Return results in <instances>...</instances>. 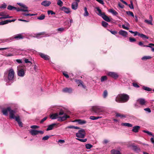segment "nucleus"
Here are the masks:
<instances>
[{"label": "nucleus", "instance_id": "1", "mask_svg": "<svg viewBox=\"0 0 154 154\" xmlns=\"http://www.w3.org/2000/svg\"><path fill=\"white\" fill-rule=\"evenodd\" d=\"M129 99L128 95L123 94L118 95L116 99V101L118 103H125L127 102Z\"/></svg>", "mask_w": 154, "mask_h": 154}, {"label": "nucleus", "instance_id": "2", "mask_svg": "<svg viewBox=\"0 0 154 154\" xmlns=\"http://www.w3.org/2000/svg\"><path fill=\"white\" fill-rule=\"evenodd\" d=\"M8 111L9 112L10 117L11 119L14 118V114L16 113L15 111L11 109L10 107H8L6 109L2 110V112L3 114L5 116L8 115Z\"/></svg>", "mask_w": 154, "mask_h": 154}, {"label": "nucleus", "instance_id": "3", "mask_svg": "<svg viewBox=\"0 0 154 154\" xmlns=\"http://www.w3.org/2000/svg\"><path fill=\"white\" fill-rule=\"evenodd\" d=\"M96 9L99 12V13L97 14L101 17L104 20L107 22H110L111 20L109 18L105 15L104 13H102L101 10L99 7H96Z\"/></svg>", "mask_w": 154, "mask_h": 154}, {"label": "nucleus", "instance_id": "4", "mask_svg": "<svg viewBox=\"0 0 154 154\" xmlns=\"http://www.w3.org/2000/svg\"><path fill=\"white\" fill-rule=\"evenodd\" d=\"M86 135V132L85 130L82 129L78 131V133L75 134L76 136L78 138H83L85 137Z\"/></svg>", "mask_w": 154, "mask_h": 154}, {"label": "nucleus", "instance_id": "5", "mask_svg": "<svg viewBox=\"0 0 154 154\" xmlns=\"http://www.w3.org/2000/svg\"><path fill=\"white\" fill-rule=\"evenodd\" d=\"M17 74L20 76H23L24 74V72L23 68V66H17Z\"/></svg>", "mask_w": 154, "mask_h": 154}, {"label": "nucleus", "instance_id": "6", "mask_svg": "<svg viewBox=\"0 0 154 154\" xmlns=\"http://www.w3.org/2000/svg\"><path fill=\"white\" fill-rule=\"evenodd\" d=\"M14 73L13 69H11L9 70L8 75V79L9 80H12L13 79L14 75Z\"/></svg>", "mask_w": 154, "mask_h": 154}, {"label": "nucleus", "instance_id": "7", "mask_svg": "<svg viewBox=\"0 0 154 154\" xmlns=\"http://www.w3.org/2000/svg\"><path fill=\"white\" fill-rule=\"evenodd\" d=\"M92 110L98 114H99L102 112V110L97 106H94L92 107Z\"/></svg>", "mask_w": 154, "mask_h": 154}, {"label": "nucleus", "instance_id": "8", "mask_svg": "<svg viewBox=\"0 0 154 154\" xmlns=\"http://www.w3.org/2000/svg\"><path fill=\"white\" fill-rule=\"evenodd\" d=\"M107 75L114 78L115 79H116L119 77V75L117 73L109 72L108 73Z\"/></svg>", "mask_w": 154, "mask_h": 154}, {"label": "nucleus", "instance_id": "9", "mask_svg": "<svg viewBox=\"0 0 154 154\" xmlns=\"http://www.w3.org/2000/svg\"><path fill=\"white\" fill-rule=\"evenodd\" d=\"M14 118L12 119H15V120L17 122L19 126L20 127H23V123L20 121V119L19 116H14Z\"/></svg>", "mask_w": 154, "mask_h": 154}, {"label": "nucleus", "instance_id": "10", "mask_svg": "<svg viewBox=\"0 0 154 154\" xmlns=\"http://www.w3.org/2000/svg\"><path fill=\"white\" fill-rule=\"evenodd\" d=\"M12 39H15L16 40H19L23 39L24 38V36L21 34H18L14 35L12 37Z\"/></svg>", "mask_w": 154, "mask_h": 154}, {"label": "nucleus", "instance_id": "11", "mask_svg": "<svg viewBox=\"0 0 154 154\" xmlns=\"http://www.w3.org/2000/svg\"><path fill=\"white\" fill-rule=\"evenodd\" d=\"M35 37L39 38H42L44 35H47L45 32H42L36 34L35 35Z\"/></svg>", "mask_w": 154, "mask_h": 154}, {"label": "nucleus", "instance_id": "12", "mask_svg": "<svg viewBox=\"0 0 154 154\" xmlns=\"http://www.w3.org/2000/svg\"><path fill=\"white\" fill-rule=\"evenodd\" d=\"M70 117L69 116L65 114L64 116L62 117H59L58 121H59L62 122L66 120L67 118Z\"/></svg>", "mask_w": 154, "mask_h": 154}, {"label": "nucleus", "instance_id": "13", "mask_svg": "<svg viewBox=\"0 0 154 154\" xmlns=\"http://www.w3.org/2000/svg\"><path fill=\"white\" fill-rule=\"evenodd\" d=\"M138 103L141 105H145L146 102L144 99L140 98L138 99L137 100Z\"/></svg>", "mask_w": 154, "mask_h": 154}, {"label": "nucleus", "instance_id": "14", "mask_svg": "<svg viewBox=\"0 0 154 154\" xmlns=\"http://www.w3.org/2000/svg\"><path fill=\"white\" fill-rule=\"evenodd\" d=\"M62 91L64 93H71L72 92V89L71 88L66 87L63 89Z\"/></svg>", "mask_w": 154, "mask_h": 154}, {"label": "nucleus", "instance_id": "15", "mask_svg": "<svg viewBox=\"0 0 154 154\" xmlns=\"http://www.w3.org/2000/svg\"><path fill=\"white\" fill-rule=\"evenodd\" d=\"M57 124L56 123H53L48 126V128L46 129L47 131L51 130L53 129L54 127H57Z\"/></svg>", "mask_w": 154, "mask_h": 154}, {"label": "nucleus", "instance_id": "16", "mask_svg": "<svg viewBox=\"0 0 154 154\" xmlns=\"http://www.w3.org/2000/svg\"><path fill=\"white\" fill-rule=\"evenodd\" d=\"M60 9L61 10L64 11L67 14H68L70 12V8H66L64 6L60 8Z\"/></svg>", "mask_w": 154, "mask_h": 154}, {"label": "nucleus", "instance_id": "17", "mask_svg": "<svg viewBox=\"0 0 154 154\" xmlns=\"http://www.w3.org/2000/svg\"><path fill=\"white\" fill-rule=\"evenodd\" d=\"M149 19H150L149 20H144V22L148 24H150L151 25H153L152 23V17L151 15H149Z\"/></svg>", "mask_w": 154, "mask_h": 154}, {"label": "nucleus", "instance_id": "18", "mask_svg": "<svg viewBox=\"0 0 154 154\" xmlns=\"http://www.w3.org/2000/svg\"><path fill=\"white\" fill-rule=\"evenodd\" d=\"M59 117L57 113L52 114L50 115V118L52 119H55L57 118L59 119Z\"/></svg>", "mask_w": 154, "mask_h": 154}, {"label": "nucleus", "instance_id": "19", "mask_svg": "<svg viewBox=\"0 0 154 154\" xmlns=\"http://www.w3.org/2000/svg\"><path fill=\"white\" fill-rule=\"evenodd\" d=\"M51 3V2L48 1H44L41 3V5L47 7L49 6Z\"/></svg>", "mask_w": 154, "mask_h": 154}, {"label": "nucleus", "instance_id": "20", "mask_svg": "<svg viewBox=\"0 0 154 154\" xmlns=\"http://www.w3.org/2000/svg\"><path fill=\"white\" fill-rule=\"evenodd\" d=\"M140 128V127L139 126H135L133 127L132 131L133 132L137 133L139 131Z\"/></svg>", "mask_w": 154, "mask_h": 154}, {"label": "nucleus", "instance_id": "21", "mask_svg": "<svg viewBox=\"0 0 154 154\" xmlns=\"http://www.w3.org/2000/svg\"><path fill=\"white\" fill-rule=\"evenodd\" d=\"M78 3L77 2H75L72 3L71 5L72 8L74 10H76L78 7Z\"/></svg>", "mask_w": 154, "mask_h": 154}, {"label": "nucleus", "instance_id": "22", "mask_svg": "<svg viewBox=\"0 0 154 154\" xmlns=\"http://www.w3.org/2000/svg\"><path fill=\"white\" fill-rule=\"evenodd\" d=\"M119 33L120 35L124 37H126L128 35L127 32L124 30H121L119 32Z\"/></svg>", "mask_w": 154, "mask_h": 154}, {"label": "nucleus", "instance_id": "23", "mask_svg": "<svg viewBox=\"0 0 154 154\" xmlns=\"http://www.w3.org/2000/svg\"><path fill=\"white\" fill-rule=\"evenodd\" d=\"M131 146L132 147L133 150L136 152H138L140 151V148L136 146L132 145Z\"/></svg>", "mask_w": 154, "mask_h": 154}, {"label": "nucleus", "instance_id": "24", "mask_svg": "<svg viewBox=\"0 0 154 154\" xmlns=\"http://www.w3.org/2000/svg\"><path fill=\"white\" fill-rule=\"evenodd\" d=\"M75 122H77L80 125H83L86 123V121L85 120L81 119H76L75 120Z\"/></svg>", "mask_w": 154, "mask_h": 154}, {"label": "nucleus", "instance_id": "25", "mask_svg": "<svg viewBox=\"0 0 154 154\" xmlns=\"http://www.w3.org/2000/svg\"><path fill=\"white\" fill-rule=\"evenodd\" d=\"M40 55L42 58L45 60H48L49 59V56L47 55L41 53L40 54Z\"/></svg>", "mask_w": 154, "mask_h": 154}, {"label": "nucleus", "instance_id": "26", "mask_svg": "<svg viewBox=\"0 0 154 154\" xmlns=\"http://www.w3.org/2000/svg\"><path fill=\"white\" fill-rule=\"evenodd\" d=\"M109 12L112 13V14L116 16L118 14V13L117 11L112 9H109Z\"/></svg>", "mask_w": 154, "mask_h": 154}, {"label": "nucleus", "instance_id": "27", "mask_svg": "<svg viewBox=\"0 0 154 154\" xmlns=\"http://www.w3.org/2000/svg\"><path fill=\"white\" fill-rule=\"evenodd\" d=\"M38 130H31L30 131V133L32 135H35L38 134Z\"/></svg>", "mask_w": 154, "mask_h": 154}, {"label": "nucleus", "instance_id": "28", "mask_svg": "<svg viewBox=\"0 0 154 154\" xmlns=\"http://www.w3.org/2000/svg\"><path fill=\"white\" fill-rule=\"evenodd\" d=\"M111 152L112 154H121L119 151L115 149L112 150Z\"/></svg>", "mask_w": 154, "mask_h": 154}, {"label": "nucleus", "instance_id": "29", "mask_svg": "<svg viewBox=\"0 0 154 154\" xmlns=\"http://www.w3.org/2000/svg\"><path fill=\"white\" fill-rule=\"evenodd\" d=\"M116 116L117 117H120L121 118L126 117L125 115L121 114L120 113H116Z\"/></svg>", "mask_w": 154, "mask_h": 154}, {"label": "nucleus", "instance_id": "30", "mask_svg": "<svg viewBox=\"0 0 154 154\" xmlns=\"http://www.w3.org/2000/svg\"><path fill=\"white\" fill-rule=\"evenodd\" d=\"M67 128L74 129H80V128L79 127H77V126H68L66 128V129Z\"/></svg>", "mask_w": 154, "mask_h": 154}, {"label": "nucleus", "instance_id": "31", "mask_svg": "<svg viewBox=\"0 0 154 154\" xmlns=\"http://www.w3.org/2000/svg\"><path fill=\"white\" fill-rule=\"evenodd\" d=\"M75 81L77 83V84H79L78 86H79L80 85H81L83 86V87H84V86L82 84L83 82L82 81L76 79L75 80Z\"/></svg>", "mask_w": 154, "mask_h": 154}, {"label": "nucleus", "instance_id": "32", "mask_svg": "<svg viewBox=\"0 0 154 154\" xmlns=\"http://www.w3.org/2000/svg\"><path fill=\"white\" fill-rule=\"evenodd\" d=\"M102 117L101 116H91L90 117V119L92 120H95L99 119L101 118Z\"/></svg>", "mask_w": 154, "mask_h": 154}, {"label": "nucleus", "instance_id": "33", "mask_svg": "<svg viewBox=\"0 0 154 154\" xmlns=\"http://www.w3.org/2000/svg\"><path fill=\"white\" fill-rule=\"evenodd\" d=\"M17 4L23 8H24V9H27L28 8V7L27 6H26V5L22 3H17Z\"/></svg>", "mask_w": 154, "mask_h": 154}, {"label": "nucleus", "instance_id": "34", "mask_svg": "<svg viewBox=\"0 0 154 154\" xmlns=\"http://www.w3.org/2000/svg\"><path fill=\"white\" fill-rule=\"evenodd\" d=\"M7 9L8 10H14V9H17V8L12 6L11 5H8L7 7Z\"/></svg>", "mask_w": 154, "mask_h": 154}, {"label": "nucleus", "instance_id": "35", "mask_svg": "<svg viewBox=\"0 0 154 154\" xmlns=\"http://www.w3.org/2000/svg\"><path fill=\"white\" fill-rule=\"evenodd\" d=\"M14 10H16L17 11H22L23 12H29V10L27 9H20L19 8H17V9H14Z\"/></svg>", "mask_w": 154, "mask_h": 154}, {"label": "nucleus", "instance_id": "36", "mask_svg": "<svg viewBox=\"0 0 154 154\" xmlns=\"http://www.w3.org/2000/svg\"><path fill=\"white\" fill-rule=\"evenodd\" d=\"M45 17V15L44 14H42L40 16L38 17H37V19L39 20H41L44 19Z\"/></svg>", "mask_w": 154, "mask_h": 154}, {"label": "nucleus", "instance_id": "37", "mask_svg": "<svg viewBox=\"0 0 154 154\" xmlns=\"http://www.w3.org/2000/svg\"><path fill=\"white\" fill-rule=\"evenodd\" d=\"M142 89L143 90H146L147 91H152V89L148 87L143 86L142 87Z\"/></svg>", "mask_w": 154, "mask_h": 154}, {"label": "nucleus", "instance_id": "38", "mask_svg": "<svg viewBox=\"0 0 154 154\" xmlns=\"http://www.w3.org/2000/svg\"><path fill=\"white\" fill-rule=\"evenodd\" d=\"M138 36L143 38H146L147 39L149 38V37L148 36L142 33H140V34H139V35H138Z\"/></svg>", "mask_w": 154, "mask_h": 154}, {"label": "nucleus", "instance_id": "39", "mask_svg": "<svg viewBox=\"0 0 154 154\" xmlns=\"http://www.w3.org/2000/svg\"><path fill=\"white\" fill-rule=\"evenodd\" d=\"M85 11V13L84 14V16H88L89 15V13L87 10V8L86 7H85L84 9Z\"/></svg>", "mask_w": 154, "mask_h": 154}, {"label": "nucleus", "instance_id": "40", "mask_svg": "<svg viewBox=\"0 0 154 154\" xmlns=\"http://www.w3.org/2000/svg\"><path fill=\"white\" fill-rule=\"evenodd\" d=\"M152 57L150 56H145L142 57L141 59L143 60H144L150 59Z\"/></svg>", "mask_w": 154, "mask_h": 154}, {"label": "nucleus", "instance_id": "41", "mask_svg": "<svg viewBox=\"0 0 154 154\" xmlns=\"http://www.w3.org/2000/svg\"><path fill=\"white\" fill-rule=\"evenodd\" d=\"M122 124L124 126H127L128 127H132L133 126L132 124L129 123H122Z\"/></svg>", "mask_w": 154, "mask_h": 154}, {"label": "nucleus", "instance_id": "42", "mask_svg": "<svg viewBox=\"0 0 154 154\" xmlns=\"http://www.w3.org/2000/svg\"><path fill=\"white\" fill-rule=\"evenodd\" d=\"M107 79V78L106 76H104L101 77L100 80L101 82H103L105 81Z\"/></svg>", "mask_w": 154, "mask_h": 154}, {"label": "nucleus", "instance_id": "43", "mask_svg": "<svg viewBox=\"0 0 154 154\" xmlns=\"http://www.w3.org/2000/svg\"><path fill=\"white\" fill-rule=\"evenodd\" d=\"M108 95L107 91L106 90H105L103 91V97L104 98H105Z\"/></svg>", "mask_w": 154, "mask_h": 154}, {"label": "nucleus", "instance_id": "44", "mask_svg": "<svg viewBox=\"0 0 154 154\" xmlns=\"http://www.w3.org/2000/svg\"><path fill=\"white\" fill-rule=\"evenodd\" d=\"M126 14L128 15H131L132 17H134V14L131 11H127L126 12Z\"/></svg>", "mask_w": 154, "mask_h": 154}, {"label": "nucleus", "instance_id": "45", "mask_svg": "<svg viewBox=\"0 0 154 154\" xmlns=\"http://www.w3.org/2000/svg\"><path fill=\"white\" fill-rule=\"evenodd\" d=\"M57 4L60 6L62 7L63 5V2L61 0H58Z\"/></svg>", "mask_w": 154, "mask_h": 154}, {"label": "nucleus", "instance_id": "46", "mask_svg": "<svg viewBox=\"0 0 154 154\" xmlns=\"http://www.w3.org/2000/svg\"><path fill=\"white\" fill-rule=\"evenodd\" d=\"M102 25L103 26L106 27L108 25V24L104 21H102Z\"/></svg>", "mask_w": 154, "mask_h": 154}, {"label": "nucleus", "instance_id": "47", "mask_svg": "<svg viewBox=\"0 0 154 154\" xmlns=\"http://www.w3.org/2000/svg\"><path fill=\"white\" fill-rule=\"evenodd\" d=\"M143 132H144V133H147V134H148V135H149L154 136L153 135L152 133L150 132H149V131H146L145 130H143Z\"/></svg>", "mask_w": 154, "mask_h": 154}, {"label": "nucleus", "instance_id": "48", "mask_svg": "<svg viewBox=\"0 0 154 154\" xmlns=\"http://www.w3.org/2000/svg\"><path fill=\"white\" fill-rule=\"evenodd\" d=\"M129 40L130 42H133L136 41V39L134 38L129 37Z\"/></svg>", "mask_w": 154, "mask_h": 154}, {"label": "nucleus", "instance_id": "49", "mask_svg": "<svg viewBox=\"0 0 154 154\" xmlns=\"http://www.w3.org/2000/svg\"><path fill=\"white\" fill-rule=\"evenodd\" d=\"M86 148L87 149H90L92 146V145L90 144H87L85 145Z\"/></svg>", "mask_w": 154, "mask_h": 154}, {"label": "nucleus", "instance_id": "50", "mask_svg": "<svg viewBox=\"0 0 154 154\" xmlns=\"http://www.w3.org/2000/svg\"><path fill=\"white\" fill-rule=\"evenodd\" d=\"M51 137V136H49L48 135H46V136L43 137L42 138V140H48L49 137Z\"/></svg>", "mask_w": 154, "mask_h": 154}, {"label": "nucleus", "instance_id": "51", "mask_svg": "<svg viewBox=\"0 0 154 154\" xmlns=\"http://www.w3.org/2000/svg\"><path fill=\"white\" fill-rule=\"evenodd\" d=\"M15 19H14L11 20H5V24H6L8 23H9L14 22L15 21Z\"/></svg>", "mask_w": 154, "mask_h": 154}, {"label": "nucleus", "instance_id": "52", "mask_svg": "<svg viewBox=\"0 0 154 154\" xmlns=\"http://www.w3.org/2000/svg\"><path fill=\"white\" fill-rule=\"evenodd\" d=\"M24 62L26 63H29L30 64V65H31L32 64V63L29 61L28 59H25L24 60Z\"/></svg>", "mask_w": 154, "mask_h": 154}, {"label": "nucleus", "instance_id": "53", "mask_svg": "<svg viewBox=\"0 0 154 154\" xmlns=\"http://www.w3.org/2000/svg\"><path fill=\"white\" fill-rule=\"evenodd\" d=\"M48 14H51V15L55 14V13L53 11L51 10H49L48 11Z\"/></svg>", "mask_w": 154, "mask_h": 154}, {"label": "nucleus", "instance_id": "54", "mask_svg": "<svg viewBox=\"0 0 154 154\" xmlns=\"http://www.w3.org/2000/svg\"><path fill=\"white\" fill-rule=\"evenodd\" d=\"M132 84L133 86L135 88H138L140 87L138 85L137 83L133 82Z\"/></svg>", "mask_w": 154, "mask_h": 154}, {"label": "nucleus", "instance_id": "55", "mask_svg": "<svg viewBox=\"0 0 154 154\" xmlns=\"http://www.w3.org/2000/svg\"><path fill=\"white\" fill-rule=\"evenodd\" d=\"M109 31L112 34L116 35L117 33V32L114 30L112 31L111 30H109Z\"/></svg>", "mask_w": 154, "mask_h": 154}, {"label": "nucleus", "instance_id": "56", "mask_svg": "<svg viewBox=\"0 0 154 154\" xmlns=\"http://www.w3.org/2000/svg\"><path fill=\"white\" fill-rule=\"evenodd\" d=\"M7 5L5 4H2L1 6L0 7V8H3L5 9L7 7Z\"/></svg>", "mask_w": 154, "mask_h": 154}, {"label": "nucleus", "instance_id": "57", "mask_svg": "<svg viewBox=\"0 0 154 154\" xmlns=\"http://www.w3.org/2000/svg\"><path fill=\"white\" fill-rule=\"evenodd\" d=\"M47 117H44L40 121V123L41 124L42 123L45 121L47 119Z\"/></svg>", "mask_w": 154, "mask_h": 154}, {"label": "nucleus", "instance_id": "58", "mask_svg": "<svg viewBox=\"0 0 154 154\" xmlns=\"http://www.w3.org/2000/svg\"><path fill=\"white\" fill-rule=\"evenodd\" d=\"M151 45H143V47H150L152 49V52H154V48H152L151 46Z\"/></svg>", "mask_w": 154, "mask_h": 154}, {"label": "nucleus", "instance_id": "59", "mask_svg": "<svg viewBox=\"0 0 154 154\" xmlns=\"http://www.w3.org/2000/svg\"><path fill=\"white\" fill-rule=\"evenodd\" d=\"M66 73H67L66 72H64L63 73V74L66 78H69V76Z\"/></svg>", "mask_w": 154, "mask_h": 154}, {"label": "nucleus", "instance_id": "60", "mask_svg": "<svg viewBox=\"0 0 154 154\" xmlns=\"http://www.w3.org/2000/svg\"><path fill=\"white\" fill-rule=\"evenodd\" d=\"M64 30V29L63 28H62V27L58 28L57 29V31H60V32H63Z\"/></svg>", "mask_w": 154, "mask_h": 154}, {"label": "nucleus", "instance_id": "61", "mask_svg": "<svg viewBox=\"0 0 154 154\" xmlns=\"http://www.w3.org/2000/svg\"><path fill=\"white\" fill-rule=\"evenodd\" d=\"M144 110L147 111L149 113H150L151 112V109L150 108H147L144 109Z\"/></svg>", "mask_w": 154, "mask_h": 154}, {"label": "nucleus", "instance_id": "62", "mask_svg": "<svg viewBox=\"0 0 154 154\" xmlns=\"http://www.w3.org/2000/svg\"><path fill=\"white\" fill-rule=\"evenodd\" d=\"M64 114V112L62 110H61L60 111L58 114V115H62Z\"/></svg>", "mask_w": 154, "mask_h": 154}, {"label": "nucleus", "instance_id": "63", "mask_svg": "<svg viewBox=\"0 0 154 154\" xmlns=\"http://www.w3.org/2000/svg\"><path fill=\"white\" fill-rule=\"evenodd\" d=\"M97 2H99L100 4L103 5L104 4V3L103 1L102 0H96Z\"/></svg>", "mask_w": 154, "mask_h": 154}, {"label": "nucleus", "instance_id": "64", "mask_svg": "<svg viewBox=\"0 0 154 154\" xmlns=\"http://www.w3.org/2000/svg\"><path fill=\"white\" fill-rule=\"evenodd\" d=\"M109 142V141L106 139H105L103 141V144H106L107 143Z\"/></svg>", "mask_w": 154, "mask_h": 154}]
</instances>
